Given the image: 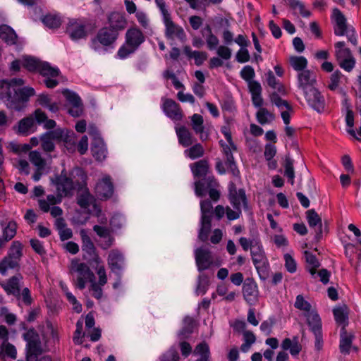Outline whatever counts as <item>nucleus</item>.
<instances>
[{
    "label": "nucleus",
    "instance_id": "1",
    "mask_svg": "<svg viewBox=\"0 0 361 361\" xmlns=\"http://www.w3.org/2000/svg\"><path fill=\"white\" fill-rule=\"evenodd\" d=\"M94 262L98 265L95 267L98 276L97 282L95 281L94 276L89 267L84 263L80 262L78 259H74L71 261L69 269L77 288L83 289L86 284L89 283L93 295L96 298L99 299L102 297V286L106 283L107 276L104 267L99 265L102 261L97 255H95Z\"/></svg>",
    "mask_w": 361,
    "mask_h": 361
},
{
    "label": "nucleus",
    "instance_id": "2",
    "mask_svg": "<svg viewBox=\"0 0 361 361\" xmlns=\"http://www.w3.org/2000/svg\"><path fill=\"white\" fill-rule=\"evenodd\" d=\"M71 176V178H69L66 173L62 172L60 176L52 180L57 192V197L48 195L47 200H39V205L42 211L47 212L51 205L60 203L63 197L68 196L71 194V191L75 188L74 183L79 185L80 182H84L85 180V175L83 171L80 169L73 170Z\"/></svg>",
    "mask_w": 361,
    "mask_h": 361
},
{
    "label": "nucleus",
    "instance_id": "3",
    "mask_svg": "<svg viewBox=\"0 0 361 361\" xmlns=\"http://www.w3.org/2000/svg\"><path fill=\"white\" fill-rule=\"evenodd\" d=\"M22 66L29 71L39 72L44 77V82L48 88H53L59 83V69L51 66L47 62H42L32 56H24L22 57Z\"/></svg>",
    "mask_w": 361,
    "mask_h": 361
},
{
    "label": "nucleus",
    "instance_id": "4",
    "mask_svg": "<svg viewBox=\"0 0 361 361\" xmlns=\"http://www.w3.org/2000/svg\"><path fill=\"white\" fill-rule=\"evenodd\" d=\"M229 199L234 209L226 207L225 209L221 206H217L215 209V214L218 218H221L225 212L229 220H235L239 218L243 207H246L245 192L243 190L236 191L233 185L229 187Z\"/></svg>",
    "mask_w": 361,
    "mask_h": 361
},
{
    "label": "nucleus",
    "instance_id": "5",
    "mask_svg": "<svg viewBox=\"0 0 361 361\" xmlns=\"http://www.w3.org/2000/svg\"><path fill=\"white\" fill-rule=\"evenodd\" d=\"M42 149L45 152H52L54 149L53 140H60L64 143L65 147L69 151H73L75 147V134L67 129H56L41 136Z\"/></svg>",
    "mask_w": 361,
    "mask_h": 361
},
{
    "label": "nucleus",
    "instance_id": "6",
    "mask_svg": "<svg viewBox=\"0 0 361 361\" xmlns=\"http://www.w3.org/2000/svg\"><path fill=\"white\" fill-rule=\"evenodd\" d=\"M23 85L24 81L20 78L0 80V100L3 99L8 109H22L21 105L15 100L14 94Z\"/></svg>",
    "mask_w": 361,
    "mask_h": 361
},
{
    "label": "nucleus",
    "instance_id": "7",
    "mask_svg": "<svg viewBox=\"0 0 361 361\" xmlns=\"http://www.w3.org/2000/svg\"><path fill=\"white\" fill-rule=\"evenodd\" d=\"M125 43L119 48L116 56L120 59L127 58L133 53L145 41L142 31L137 27L128 29L126 33Z\"/></svg>",
    "mask_w": 361,
    "mask_h": 361
},
{
    "label": "nucleus",
    "instance_id": "8",
    "mask_svg": "<svg viewBox=\"0 0 361 361\" xmlns=\"http://www.w3.org/2000/svg\"><path fill=\"white\" fill-rule=\"evenodd\" d=\"M65 33L73 42L85 40L91 30L86 20L82 18H68L65 23Z\"/></svg>",
    "mask_w": 361,
    "mask_h": 361
},
{
    "label": "nucleus",
    "instance_id": "9",
    "mask_svg": "<svg viewBox=\"0 0 361 361\" xmlns=\"http://www.w3.org/2000/svg\"><path fill=\"white\" fill-rule=\"evenodd\" d=\"M295 306L302 312L312 331L315 333L318 331L321 327V320L315 310L314 306L305 300L301 295L297 296Z\"/></svg>",
    "mask_w": 361,
    "mask_h": 361
},
{
    "label": "nucleus",
    "instance_id": "10",
    "mask_svg": "<svg viewBox=\"0 0 361 361\" xmlns=\"http://www.w3.org/2000/svg\"><path fill=\"white\" fill-rule=\"evenodd\" d=\"M221 132L224 135L225 140H221L219 143L226 159V166L230 169L234 176H238L239 171L235 167L234 159L232 155L233 153L236 151V147L232 141L231 132L226 127H224Z\"/></svg>",
    "mask_w": 361,
    "mask_h": 361
},
{
    "label": "nucleus",
    "instance_id": "11",
    "mask_svg": "<svg viewBox=\"0 0 361 361\" xmlns=\"http://www.w3.org/2000/svg\"><path fill=\"white\" fill-rule=\"evenodd\" d=\"M118 37V33L116 30L104 27L99 30L95 37L91 40L90 46L92 49L99 52L103 47H113Z\"/></svg>",
    "mask_w": 361,
    "mask_h": 361
},
{
    "label": "nucleus",
    "instance_id": "12",
    "mask_svg": "<svg viewBox=\"0 0 361 361\" xmlns=\"http://www.w3.org/2000/svg\"><path fill=\"white\" fill-rule=\"evenodd\" d=\"M78 203L80 207L87 213L97 216L99 218L98 221L100 223L103 224L106 221V218L99 215L101 211L94 203L93 197L90 195L87 188L85 185H79Z\"/></svg>",
    "mask_w": 361,
    "mask_h": 361
},
{
    "label": "nucleus",
    "instance_id": "13",
    "mask_svg": "<svg viewBox=\"0 0 361 361\" xmlns=\"http://www.w3.org/2000/svg\"><path fill=\"white\" fill-rule=\"evenodd\" d=\"M156 3L163 15L166 36L172 39H177L183 41L185 37L183 29L172 22L163 1L156 0Z\"/></svg>",
    "mask_w": 361,
    "mask_h": 361
},
{
    "label": "nucleus",
    "instance_id": "14",
    "mask_svg": "<svg viewBox=\"0 0 361 361\" xmlns=\"http://www.w3.org/2000/svg\"><path fill=\"white\" fill-rule=\"evenodd\" d=\"M332 18L334 22L335 34L338 36L346 35L349 41L353 44H356L357 39L355 36L354 29L347 27L345 18L338 9L333 10Z\"/></svg>",
    "mask_w": 361,
    "mask_h": 361
},
{
    "label": "nucleus",
    "instance_id": "15",
    "mask_svg": "<svg viewBox=\"0 0 361 361\" xmlns=\"http://www.w3.org/2000/svg\"><path fill=\"white\" fill-rule=\"evenodd\" d=\"M251 253L260 279L265 280L269 274V264L264 256L262 245L258 242H255V245H252Z\"/></svg>",
    "mask_w": 361,
    "mask_h": 361
},
{
    "label": "nucleus",
    "instance_id": "16",
    "mask_svg": "<svg viewBox=\"0 0 361 361\" xmlns=\"http://www.w3.org/2000/svg\"><path fill=\"white\" fill-rule=\"evenodd\" d=\"M335 56L339 66L345 71L350 72L355 66V59L343 42L335 44Z\"/></svg>",
    "mask_w": 361,
    "mask_h": 361
},
{
    "label": "nucleus",
    "instance_id": "17",
    "mask_svg": "<svg viewBox=\"0 0 361 361\" xmlns=\"http://www.w3.org/2000/svg\"><path fill=\"white\" fill-rule=\"evenodd\" d=\"M202 217L201 227L199 232V238L205 241L208 238V233L211 228V216L212 214V205L209 201L200 202Z\"/></svg>",
    "mask_w": 361,
    "mask_h": 361
},
{
    "label": "nucleus",
    "instance_id": "18",
    "mask_svg": "<svg viewBox=\"0 0 361 361\" xmlns=\"http://www.w3.org/2000/svg\"><path fill=\"white\" fill-rule=\"evenodd\" d=\"M22 244L18 241L13 243L8 257L0 262V273L5 274L6 270L14 267L22 255Z\"/></svg>",
    "mask_w": 361,
    "mask_h": 361
},
{
    "label": "nucleus",
    "instance_id": "19",
    "mask_svg": "<svg viewBox=\"0 0 361 361\" xmlns=\"http://www.w3.org/2000/svg\"><path fill=\"white\" fill-rule=\"evenodd\" d=\"M195 260L200 271L209 269L211 266H219L220 262H216L212 254L205 249H197L195 250Z\"/></svg>",
    "mask_w": 361,
    "mask_h": 361
},
{
    "label": "nucleus",
    "instance_id": "20",
    "mask_svg": "<svg viewBox=\"0 0 361 361\" xmlns=\"http://www.w3.org/2000/svg\"><path fill=\"white\" fill-rule=\"evenodd\" d=\"M29 159L31 164L35 168V173L32 175V179L35 181H38L41 176L46 172V161L42 158L41 154L35 150L30 152Z\"/></svg>",
    "mask_w": 361,
    "mask_h": 361
},
{
    "label": "nucleus",
    "instance_id": "21",
    "mask_svg": "<svg viewBox=\"0 0 361 361\" xmlns=\"http://www.w3.org/2000/svg\"><path fill=\"white\" fill-rule=\"evenodd\" d=\"M63 94L68 102L69 114L74 117L79 116L82 112V106L80 97L74 92L68 90H63Z\"/></svg>",
    "mask_w": 361,
    "mask_h": 361
},
{
    "label": "nucleus",
    "instance_id": "22",
    "mask_svg": "<svg viewBox=\"0 0 361 361\" xmlns=\"http://www.w3.org/2000/svg\"><path fill=\"white\" fill-rule=\"evenodd\" d=\"M24 338L27 342V361H32V355L39 351V337L34 330L30 329L25 334Z\"/></svg>",
    "mask_w": 361,
    "mask_h": 361
},
{
    "label": "nucleus",
    "instance_id": "23",
    "mask_svg": "<svg viewBox=\"0 0 361 361\" xmlns=\"http://www.w3.org/2000/svg\"><path fill=\"white\" fill-rule=\"evenodd\" d=\"M90 133L93 134V142L91 148L92 155L97 160L102 161L106 158L107 154L106 146L95 130H90Z\"/></svg>",
    "mask_w": 361,
    "mask_h": 361
},
{
    "label": "nucleus",
    "instance_id": "24",
    "mask_svg": "<svg viewBox=\"0 0 361 361\" xmlns=\"http://www.w3.org/2000/svg\"><path fill=\"white\" fill-rule=\"evenodd\" d=\"M308 104L316 111L320 112L324 108V99L314 87L303 92Z\"/></svg>",
    "mask_w": 361,
    "mask_h": 361
},
{
    "label": "nucleus",
    "instance_id": "25",
    "mask_svg": "<svg viewBox=\"0 0 361 361\" xmlns=\"http://www.w3.org/2000/svg\"><path fill=\"white\" fill-rule=\"evenodd\" d=\"M95 192L101 199H106L112 195L113 185L109 176H102L96 185Z\"/></svg>",
    "mask_w": 361,
    "mask_h": 361
},
{
    "label": "nucleus",
    "instance_id": "26",
    "mask_svg": "<svg viewBox=\"0 0 361 361\" xmlns=\"http://www.w3.org/2000/svg\"><path fill=\"white\" fill-rule=\"evenodd\" d=\"M343 109L345 112V123L347 125L346 131L355 139L358 140L356 132L353 129L354 114L351 110L350 104L347 98H344L342 102Z\"/></svg>",
    "mask_w": 361,
    "mask_h": 361
},
{
    "label": "nucleus",
    "instance_id": "27",
    "mask_svg": "<svg viewBox=\"0 0 361 361\" xmlns=\"http://www.w3.org/2000/svg\"><path fill=\"white\" fill-rule=\"evenodd\" d=\"M162 109L166 115L170 118L178 121L181 118V112L178 108V104L171 99H164Z\"/></svg>",
    "mask_w": 361,
    "mask_h": 361
},
{
    "label": "nucleus",
    "instance_id": "28",
    "mask_svg": "<svg viewBox=\"0 0 361 361\" xmlns=\"http://www.w3.org/2000/svg\"><path fill=\"white\" fill-rule=\"evenodd\" d=\"M109 23L112 30H116L118 33L119 31L123 30L127 26V20L124 14L121 13H112L109 17Z\"/></svg>",
    "mask_w": 361,
    "mask_h": 361
},
{
    "label": "nucleus",
    "instance_id": "29",
    "mask_svg": "<svg viewBox=\"0 0 361 361\" xmlns=\"http://www.w3.org/2000/svg\"><path fill=\"white\" fill-rule=\"evenodd\" d=\"M315 82V75L310 71L307 70L298 74L299 87L301 88L303 92L311 87H314L313 85Z\"/></svg>",
    "mask_w": 361,
    "mask_h": 361
},
{
    "label": "nucleus",
    "instance_id": "30",
    "mask_svg": "<svg viewBox=\"0 0 361 361\" xmlns=\"http://www.w3.org/2000/svg\"><path fill=\"white\" fill-rule=\"evenodd\" d=\"M94 231L100 237L99 245L103 249H107L112 245L114 239L109 230L96 225L94 226Z\"/></svg>",
    "mask_w": 361,
    "mask_h": 361
},
{
    "label": "nucleus",
    "instance_id": "31",
    "mask_svg": "<svg viewBox=\"0 0 361 361\" xmlns=\"http://www.w3.org/2000/svg\"><path fill=\"white\" fill-rule=\"evenodd\" d=\"M0 38L7 44L13 45L18 43L15 31L6 25H0Z\"/></svg>",
    "mask_w": 361,
    "mask_h": 361
},
{
    "label": "nucleus",
    "instance_id": "32",
    "mask_svg": "<svg viewBox=\"0 0 361 361\" xmlns=\"http://www.w3.org/2000/svg\"><path fill=\"white\" fill-rule=\"evenodd\" d=\"M20 86L14 94L15 100L23 107V104L28 101L30 97H32L35 94V90L31 87H23Z\"/></svg>",
    "mask_w": 361,
    "mask_h": 361
},
{
    "label": "nucleus",
    "instance_id": "33",
    "mask_svg": "<svg viewBox=\"0 0 361 361\" xmlns=\"http://www.w3.org/2000/svg\"><path fill=\"white\" fill-rule=\"evenodd\" d=\"M271 102L278 106L281 111V117L286 124L289 123L290 115L288 110L290 109L289 104L285 100L281 99L276 94H273L271 97Z\"/></svg>",
    "mask_w": 361,
    "mask_h": 361
},
{
    "label": "nucleus",
    "instance_id": "34",
    "mask_svg": "<svg viewBox=\"0 0 361 361\" xmlns=\"http://www.w3.org/2000/svg\"><path fill=\"white\" fill-rule=\"evenodd\" d=\"M343 75L339 71H334L330 76L329 83L328 87L332 91H337L339 94H342L344 98L346 97V94L344 90L339 87L340 82Z\"/></svg>",
    "mask_w": 361,
    "mask_h": 361
},
{
    "label": "nucleus",
    "instance_id": "35",
    "mask_svg": "<svg viewBox=\"0 0 361 361\" xmlns=\"http://www.w3.org/2000/svg\"><path fill=\"white\" fill-rule=\"evenodd\" d=\"M42 21L47 27L51 29H56L61 25L63 23V18L59 13H51L44 16Z\"/></svg>",
    "mask_w": 361,
    "mask_h": 361
},
{
    "label": "nucleus",
    "instance_id": "36",
    "mask_svg": "<svg viewBox=\"0 0 361 361\" xmlns=\"http://www.w3.org/2000/svg\"><path fill=\"white\" fill-rule=\"evenodd\" d=\"M20 276H14L11 278L7 283H1V286L8 295L18 296L20 291L19 282Z\"/></svg>",
    "mask_w": 361,
    "mask_h": 361
},
{
    "label": "nucleus",
    "instance_id": "37",
    "mask_svg": "<svg viewBox=\"0 0 361 361\" xmlns=\"http://www.w3.org/2000/svg\"><path fill=\"white\" fill-rule=\"evenodd\" d=\"M108 264L113 271L121 269L123 264V258L120 252L112 250L109 255Z\"/></svg>",
    "mask_w": 361,
    "mask_h": 361
},
{
    "label": "nucleus",
    "instance_id": "38",
    "mask_svg": "<svg viewBox=\"0 0 361 361\" xmlns=\"http://www.w3.org/2000/svg\"><path fill=\"white\" fill-rule=\"evenodd\" d=\"M36 126L32 117H27L22 119L18 126V131L23 135H27L35 132Z\"/></svg>",
    "mask_w": 361,
    "mask_h": 361
},
{
    "label": "nucleus",
    "instance_id": "39",
    "mask_svg": "<svg viewBox=\"0 0 361 361\" xmlns=\"http://www.w3.org/2000/svg\"><path fill=\"white\" fill-rule=\"evenodd\" d=\"M176 132L180 145L183 147H188L192 144L193 138L191 133L185 127H176Z\"/></svg>",
    "mask_w": 361,
    "mask_h": 361
},
{
    "label": "nucleus",
    "instance_id": "40",
    "mask_svg": "<svg viewBox=\"0 0 361 361\" xmlns=\"http://www.w3.org/2000/svg\"><path fill=\"white\" fill-rule=\"evenodd\" d=\"M304 255L307 263V267L312 276L317 273V269L319 267V262L316 257L309 251H305Z\"/></svg>",
    "mask_w": 361,
    "mask_h": 361
},
{
    "label": "nucleus",
    "instance_id": "41",
    "mask_svg": "<svg viewBox=\"0 0 361 361\" xmlns=\"http://www.w3.org/2000/svg\"><path fill=\"white\" fill-rule=\"evenodd\" d=\"M203 118L200 115L194 114L192 117V124L194 130L200 134V138L204 140L207 139L208 135L203 130Z\"/></svg>",
    "mask_w": 361,
    "mask_h": 361
},
{
    "label": "nucleus",
    "instance_id": "42",
    "mask_svg": "<svg viewBox=\"0 0 361 361\" xmlns=\"http://www.w3.org/2000/svg\"><path fill=\"white\" fill-rule=\"evenodd\" d=\"M257 286L252 281L246 283L243 286L244 297L249 302L257 298Z\"/></svg>",
    "mask_w": 361,
    "mask_h": 361
},
{
    "label": "nucleus",
    "instance_id": "43",
    "mask_svg": "<svg viewBox=\"0 0 361 361\" xmlns=\"http://www.w3.org/2000/svg\"><path fill=\"white\" fill-rule=\"evenodd\" d=\"M190 169L195 178L203 177L208 172V164L205 161H200L190 165Z\"/></svg>",
    "mask_w": 361,
    "mask_h": 361
},
{
    "label": "nucleus",
    "instance_id": "44",
    "mask_svg": "<svg viewBox=\"0 0 361 361\" xmlns=\"http://www.w3.org/2000/svg\"><path fill=\"white\" fill-rule=\"evenodd\" d=\"M33 116L36 121L39 124L43 123L46 128H53L56 125L55 121L47 119L46 114L40 109H37Z\"/></svg>",
    "mask_w": 361,
    "mask_h": 361
},
{
    "label": "nucleus",
    "instance_id": "45",
    "mask_svg": "<svg viewBox=\"0 0 361 361\" xmlns=\"http://www.w3.org/2000/svg\"><path fill=\"white\" fill-rule=\"evenodd\" d=\"M289 63L291 67L297 71H301L307 66V60L302 56H292L289 58Z\"/></svg>",
    "mask_w": 361,
    "mask_h": 361
},
{
    "label": "nucleus",
    "instance_id": "46",
    "mask_svg": "<svg viewBox=\"0 0 361 361\" xmlns=\"http://www.w3.org/2000/svg\"><path fill=\"white\" fill-rule=\"evenodd\" d=\"M204 154V149L201 145L196 144L184 151V155L190 159L201 157Z\"/></svg>",
    "mask_w": 361,
    "mask_h": 361
},
{
    "label": "nucleus",
    "instance_id": "47",
    "mask_svg": "<svg viewBox=\"0 0 361 361\" xmlns=\"http://www.w3.org/2000/svg\"><path fill=\"white\" fill-rule=\"evenodd\" d=\"M202 181L195 182V194L199 197L204 195L209 187L216 185V183L212 180L209 177L207 180L203 179Z\"/></svg>",
    "mask_w": 361,
    "mask_h": 361
},
{
    "label": "nucleus",
    "instance_id": "48",
    "mask_svg": "<svg viewBox=\"0 0 361 361\" xmlns=\"http://www.w3.org/2000/svg\"><path fill=\"white\" fill-rule=\"evenodd\" d=\"M194 355L200 356L197 361H209V348L206 343H201L197 345L194 350Z\"/></svg>",
    "mask_w": 361,
    "mask_h": 361
},
{
    "label": "nucleus",
    "instance_id": "49",
    "mask_svg": "<svg viewBox=\"0 0 361 361\" xmlns=\"http://www.w3.org/2000/svg\"><path fill=\"white\" fill-rule=\"evenodd\" d=\"M271 239L278 248L284 249L288 245V240L282 231L271 233Z\"/></svg>",
    "mask_w": 361,
    "mask_h": 361
},
{
    "label": "nucleus",
    "instance_id": "50",
    "mask_svg": "<svg viewBox=\"0 0 361 361\" xmlns=\"http://www.w3.org/2000/svg\"><path fill=\"white\" fill-rule=\"evenodd\" d=\"M334 314L337 323L344 324L348 318V308L345 305H341L334 309Z\"/></svg>",
    "mask_w": 361,
    "mask_h": 361
},
{
    "label": "nucleus",
    "instance_id": "51",
    "mask_svg": "<svg viewBox=\"0 0 361 361\" xmlns=\"http://www.w3.org/2000/svg\"><path fill=\"white\" fill-rule=\"evenodd\" d=\"M80 235L82 240V250L90 255H94L95 249L90 238L84 230L80 231Z\"/></svg>",
    "mask_w": 361,
    "mask_h": 361
},
{
    "label": "nucleus",
    "instance_id": "52",
    "mask_svg": "<svg viewBox=\"0 0 361 361\" xmlns=\"http://www.w3.org/2000/svg\"><path fill=\"white\" fill-rule=\"evenodd\" d=\"M184 52L190 58H193L197 65H201L207 59V54L205 53L200 51H192L190 48L188 47H185L184 48Z\"/></svg>",
    "mask_w": 361,
    "mask_h": 361
},
{
    "label": "nucleus",
    "instance_id": "53",
    "mask_svg": "<svg viewBox=\"0 0 361 361\" xmlns=\"http://www.w3.org/2000/svg\"><path fill=\"white\" fill-rule=\"evenodd\" d=\"M352 335L343 331L341 335L340 348L341 352L348 353L351 348Z\"/></svg>",
    "mask_w": 361,
    "mask_h": 361
},
{
    "label": "nucleus",
    "instance_id": "54",
    "mask_svg": "<svg viewBox=\"0 0 361 361\" xmlns=\"http://www.w3.org/2000/svg\"><path fill=\"white\" fill-rule=\"evenodd\" d=\"M284 265L289 273H295L297 270V263L292 252H287L283 255Z\"/></svg>",
    "mask_w": 361,
    "mask_h": 361
},
{
    "label": "nucleus",
    "instance_id": "55",
    "mask_svg": "<svg viewBox=\"0 0 361 361\" xmlns=\"http://www.w3.org/2000/svg\"><path fill=\"white\" fill-rule=\"evenodd\" d=\"M0 353L3 357H8L12 359H15L16 357V348L8 342L2 343Z\"/></svg>",
    "mask_w": 361,
    "mask_h": 361
},
{
    "label": "nucleus",
    "instance_id": "56",
    "mask_svg": "<svg viewBox=\"0 0 361 361\" xmlns=\"http://www.w3.org/2000/svg\"><path fill=\"white\" fill-rule=\"evenodd\" d=\"M307 222L311 227H317L318 229L322 228V219L314 210L307 212Z\"/></svg>",
    "mask_w": 361,
    "mask_h": 361
},
{
    "label": "nucleus",
    "instance_id": "57",
    "mask_svg": "<svg viewBox=\"0 0 361 361\" xmlns=\"http://www.w3.org/2000/svg\"><path fill=\"white\" fill-rule=\"evenodd\" d=\"M60 286L62 290L66 293L67 299L73 305V310L78 313L82 311V307L80 304L77 301L75 296L71 293L68 291V288L63 283L61 282Z\"/></svg>",
    "mask_w": 361,
    "mask_h": 361
},
{
    "label": "nucleus",
    "instance_id": "58",
    "mask_svg": "<svg viewBox=\"0 0 361 361\" xmlns=\"http://www.w3.org/2000/svg\"><path fill=\"white\" fill-rule=\"evenodd\" d=\"M258 121L262 124L269 123L274 120L273 114L268 112L265 109L261 108L257 113Z\"/></svg>",
    "mask_w": 361,
    "mask_h": 361
},
{
    "label": "nucleus",
    "instance_id": "59",
    "mask_svg": "<svg viewBox=\"0 0 361 361\" xmlns=\"http://www.w3.org/2000/svg\"><path fill=\"white\" fill-rule=\"evenodd\" d=\"M245 343H243L241 346V349L243 351L246 352L248 350L249 348L252 344L255 342V335L250 331H245L243 334Z\"/></svg>",
    "mask_w": 361,
    "mask_h": 361
},
{
    "label": "nucleus",
    "instance_id": "60",
    "mask_svg": "<svg viewBox=\"0 0 361 361\" xmlns=\"http://www.w3.org/2000/svg\"><path fill=\"white\" fill-rule=\"evenodd\" d=\"M16 224L10 221L4 230V236L6 240H11L16 233Z\"/></svg>",
    "mask_w": 361,
    "mask_h": 361
},
{
    "label": "nucleus",
    "instance_id": "61",
    "mask_svg": "<svg viewBox=\"0 0 361 361\" xmlns=\"http://www.w3.org/2000/svg\"><path fill=\"white\" fill-rule=\"evenodd\" d=\"M285 175L289 179L290 183L293 185L294 183V170L293 166V161L290 159H286L285 164Z\"/></svg>",
    "mask_w": 361,
    "mask_h": 361
},
{
    "label": "nucleus",
    "instance_id": "62",
    "mask_svg": "<svg viewBox=\"0 0 361 361\" xmlns=\"http://www.w3.org/2000/svg\"><path fill=\"white\" fill-rule=\"evenodd\" d=\"M240 75L249 83L250 81H252V79L255 77L254 69L250 66H245L240 71Z\"/></svg>",
    "mask_w": 361,
    "mask_h": 361
},
{
    "label": "nucleus",
    "instance_id": "63",
    "mask_svg": "<svg viewBox=\"0 0 361 361\" xmlns=\"http://www.w3.org/2000/svg\"><path fill=\"white\" fill-rule=\"evenodd\" d=\"M208 279L203 276H200L198 281V285L196 288V293L198 295H202L206 292L207 288L208 286Z\"/></svg>",
    "mask_w": 361,
    "mask_h": 361
},
{
    "label": "nucleus",
    "instance_id": "64",
    "mask_svg": "<svg viewBox=\"0 0 361 361\" xmlns=\"http://www.w3.org/2000/svg\"><path fill=\"white\" fill-rule=\"evenodd\" d=\"M179 357L174 350H169L166 353L162 355L161 361H178Z\"/></svg>",
    "mask_w": 361,
    "mask_h": 361
}]
</instances>
